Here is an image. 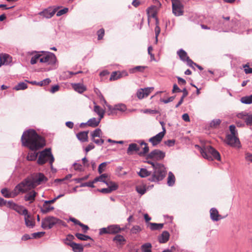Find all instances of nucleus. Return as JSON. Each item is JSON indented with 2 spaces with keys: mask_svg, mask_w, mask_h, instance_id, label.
<instances>
[{
  "mask_svg": "<svg viewBox=\"0 0 252 252\" xmlns=\"http://www.w3.org/2000/svg\"><path fill=\"white\" fill-rule=\"evenodd\" d=\"M102 134V131L100 128H96L91 133L92 138H95L96 137H100Z\"/></svg>",
  "mask_w": 252,
  "mask_h": 252,
  "instance_id": "obj_47",
  "label": "nucleus"
},
{
  "mask_svg": "<svg viewBox=\"0 0 252 252\" xmlns=\"http://www.w3.org/2000/svg\"><path fill=\"white\" fill-rule=\"evenodd\" d=\"M165 133L166 130L165 128H164V131H162V132L157 134L156 135L150 138L149 141L152 144L153 146H155L161 141Z\"/></svg>",
  "mask_w": 252,
  "mask_h": 252,
  "instance_id": "obj_11",
  "label": "nucleus"
},
{
  "mask_svg": "<svg viewBox=\"0 0 252 252\" xmlns=\"http://www.w3.org/2000/svg\"><path fill=\"white\" fill-rule=\"evenodd\" d=\"M169 233L167 231H163L161 235L159 237L158 240L160 243H165L167 242L169 238Z\"/></svg>",
  "mask_w": 252,
  "mask_h": 252,
  "instance_id": "obj_30",
  "label": "nucleus"
},
{
  "mask_svg": "<svg viewBox=\"0 0 252 252\" xmlns=\"http://www.w3.org/2000/svg\"><path fill=\"white\" fill-rule=\"evenodd\" d=\"M125 228H121L119 225L114 224L108 226V231L110 234H115L124 231Z\"/></svg>",
  "mask_w": 252,
  "mask_h": 252,
  "instance_id": "obj_19",
  "label": "nucleus"
},
{
  "mask_svg": "<svg viewBox=\"0 0 252 252\" xmlns=\"http://www.w3.org/2000/svg\"><path fill=\"white\" fill-rule=\"evenodd\" d=\"M136 191L141 195L144 194L146 192V188L145 186H137L136 187Z\"/></svg>",
  "mask_w": 252,
  "mask_h": 252,
  "instance_id": "obj_53",
  "label": "nucleus"
},
{
  "mask_svg": "<svg viewBox=\"0 0 252 252\" xmlns=\"http://www.w3.org/2000/svg\"><path fill=\"white\" fill-rule=\"evenodd\" d=\"M155 32L156 34V42H158V37L160 32V29L158 26V19H156V26L155 29Z\"/></svg>",
  "mask_w": 252,
  "mask_h": 252,
  "instance_id": "obj_48",
  "label": "nucleus"
},
{
  "mask_svg": "<svg viewBox=\"0 0 252 252\" xmlns=\"http://www.w3.org/2000/svg\"><path fill=\"white\" fill-rule=\"evenodd\" d=\"M51 80L49 78L45 79L37 83V85L43 86L48 85L51 82Z\"/></svg>",
  "mask_w": 252,
  "mask_h": 252,
  "instance_id": "obj_56",
  "label": "nucleus"
},
{
  "mask_svg": "<svg viewBox=\"0 0 252 252\" xmlns=\"http://www.w3.org/2000/svg\"><path fill=\"white\" fill-rule=\"evenodd\" d=\"M7 207L15 210L19 214L24 215V216L28 214V211L26 209L18 205L12 201L8 202Z\"/></svg>",
  "mask_w": 252,
  "mask_h": 252,
  "instance_id": "obj_10",
  "label": "nucleus"
},
{
  "mask_svg": "<svg viewBox=\"0 0 252 252\" xmlns=\"http://www.w3.org/2000/svg\"><path fill=\"white\" fill-rule=\"evenodd\" d=\"M57 8L53 9L52 7H48L42 11L39 12L38 14L43 18H50L52 17L57 12Z\"/></svg>",
  "mask_w": 252,
  "mask_h": 252,
  "instance_id": "obj_13",
  "label": "nucleus"
},
{
  "mask_svg": "<svg viewBox=\"0 0 252 252\" xmlns=\"http://www.w3.org/2000/svg\"><path fill=\"white\" fill-rule=\"evenodd\" d=\"M75 236L79 240L82 241H87L88 240H93V239L89 236L85 235L81 233H76Z\"/></svg>",
  "mask_w": 252,
  "mask_h": 252,
  "instance_id": "obj_42",
  "label": "nucleus"
},
{
  "mask_svg": "<svg viewBox=\"0 0 252 252\" xmlns=\"http://www.w3.org/2000/svg\"><path fill=\"white\" fill-rule=\"evenodd\" d=\"M122 76V73L120 71H114L112 73L109 79L110 81H114L121 78Z\"/></svg>",
  "mask_w": 252,
  "mask_h": 252,
  "instance_id": "obj_39",
  "label": "nucleus"
},
{
  "mask_svg": "<svg viewBox=\"0 0 252 252\" xmlns=\"http://www.w3.org/2000/svg\"><path fill=\"white\" fill-rule=\"evenodd\" d=\"M25 221L26 225L28 227H32L34 225V220L28 214L25 216Z\"/></svg>",
  "mask_w": 252,
  "mask_h": 252,
  "instance_id": "obj_33",
  "label": "nucleus"
},
{
  "mask_svg": "<svg viewBox=\"0 0 252 252\" xmlns=\"http://www.w3.org/2000/svg\"><path fill=\"white\" fill-rule=\"evenodd\" d=\"M147 162L153 166L154 171L151 178L149 180L152 182H158L162 180L166 175V171L164 166L158 163H155L151 160H149Z\"/></svg>",
  "mask_w": 252,
  "mask_h": 252,
  "instance_id": "obj_3",
  "label": "nucleus"
},
{
  "mask_svg": "<svg viewBox=\"0 0 252 252\" xmlns=\"http://www.w3.org/2000/svg\"><path fill=\"white\" fill-rule=\"evenodd\" d=\"M140 145H144V147L143 148V151L139 153L138 155L141 157L147 155L146 154L149 151V148L148 146V144L146 143H145L144 141H142L140 143Z\"/></svg>",
  "mask_w": 252,
  "mask_h": 252,
  "instance_id": "obj_38",
  "label": "nucleus"
},
{
  "mask_svg": "<svg viewBox=\"0 0 252 252\" xmlns=\"http://www.w3.org/2000/svg\"><path fill=\"white\" fill-rule=\"evenodd\" d=\"M172 12L176 16L183 15L184 5L180 0H171Z\"/></svg>",
  "mask_w": 252,
  "mask_h": 252,
  "instance_id": "obj_8",
  "label": "nucleus"
},
{
  "mask_svg": "<svg viewBox=\"0 0 252 252\" xmlns=\"http://www.w3.org/2000/svg\"><path fill=\"white\" fill-rule=\"evenodd\" d=\"M12 61L11 57L8 54L0 55V67L3 64H8Z\"/></svg>",
  "mask_w": 252,
  "mask_h": 252,
  "instance_id": "obj_20",
  "label": "nucleus"
},
{
  "mask_svg": "<svg viewBox=\"0 0 252 252\" xmlns=\"http://www.w3.org/2000/svg\"><path fill=\"white\" fill-rule=\"evenodd\" d=\"M68 11V9L67 8H64L63 9L59 10L57 13V16H60L66 13H67Z\"/></svg>",
  "mask_w": 252,
  "mask_h": 252,
  "instance_id": "obj_59",
  "label": "nucleus"
},
{
  "mask_svg": "<svg viewBox=\"0 0 252 252\" xmlns=\"http://www.w3.org/2000/svg\"><path fill=\"white\" fill-rule=\"evenodd\" d=\"M47 180L44 175L41 173H34L28 176L15 187L18 195L20 193H25L30 191L37 186L45 183Z\"/></svg>",
  "mask_w": 252,
  "mask_h": 252,
  "instance_id": "obj_1",
  "label": "nucleus"
},
{
  "mask_svg": "<svg viewBox=\"0 0 252 252\" xmlns=\"http://www.w3.org/2000/svg\"><path fill=\"white\" fill-rule=\"evenodd\" d=\"M185 62H187V63L189 66L191 67L194 68L193 65H196V63H194L189 58Z\"/></svg>",
  "mask_w": 252,
  "mask_h": 252,
  "instance_id": "obj_64",
  "label": "nucleus"
},
{
  "mask_svg": "<svg viewBox=\"0 0 252 252\" xmlns=\"http://www.w3.org/2000/svg\"><path fill=\"white\" fill-rule=\"evenodd\" d=\"M89 131H82L80 132L77 134V137L81 141L84 142L88 141Z\"/></svg>",
  "mask_w": 252,
  "mask_h": 252,
  "instance_id": "obj_28",
  "label": "nucleus"
},
{
  "mask_svg": "<svg viewBox=\"0 0 252 252\" xmlns=\"http://www.w3.org/2000/svg\"><path fill=\"white\" fill-rule=\"evenodd\" d=\"M56 56L53 53L49 52L45 54L41 55L40 62L52 64L56 63Z\"/></svg>",
  "mask_w": 252,
  "mask_h": 252,
  "instance_id": "obj_9",
  "label": "nucleus"
},
{
  "mask_svg": "<svg viewBox=\"0 0 252 252\" xmlns=\"http://www.w3.org/2000/svg\"><path fill=\"white\" fill-rule=\"evenodd\" d=\"M38 153H32L28 154L27 156V159L28 160L33 161L36 159Z\"/></svg>",
  "mask_w": 252,
  "mask_h": 252,
  "instance_id": "obj_54",
  "label": "nucleus"
},
{
  "mask_svg": "<svg viewBox=\"0 0 252 252\" xmlns=\"http://www.w3.org/2000/svg\"><path fill=\"white\" fill-rule=\"evenodd\" d=\"M40 59H41V54H37L33 56L31 60V63L32 64H34L36 63L38 60L40 61Z\"/></svg>",
  "mask_w": 252,
  "mask_h": 252,
  "instance_id": "obj_50",
  "label": "nucleus"
},
{
  "mask_svg": "<svg viewBox=\"0 0 252 252\" xmlns=\"http://www.w3.org/2000/svg\"><path fill=\"white\" fill-rule=\"evenodd\" d=\"M105 33V31L104 29L102 28L100 30H99L97 32V35L98 36V40H101L103 38V37Z\"/></svg>",
  "mask_w": 252,
  "mask_h": 252,
  "instance_id": "obj_57",
  "label": "nucleus"
},
{
  "mask_svg": "<svg viewBox=\"0 0 252 252\" xmlns=\"http://www.w3.org/2000/svg\"><path fill=\"white\" fill-rule=\"evenodd\" d=\"M175 141V140H168L164 142L165 145L168 146V147H172L174 145Z\"/></svg>",
  "mask_w": 252,
  "mask_h": 252,
  "instance_id": "obj_62",
  "label": "nucleus"
},
{
  "mask_svg": "<svg viewBox=\"0 0 252 252\" xmlns=\"http://www.w3.org/2000/svg\"><path fill=\"white\" fill-rule=\"evenodd\" d=\"M71 248L74 252H83L84 247L83 245L76 243H72Z\"/></svg>",
  "mask_w": 252,
  "mask_h": 252,
  "instance_id": "obj_32",
  "label": "nucleus"
},
{
  "mask_svg": "<svg viewBox=\"0 0 252 252\" xmlns=\"http://www.w3.org/2000/svg\"><path fill=\"white\" fill-rule=\"evenodd\" d=\"M107 106L109 109L110 112L108 113V115L112 114L114 113H115L116 110H120L121 111H124L126 109V107L125 105H116L115 107L112 108L110 105L107 104Z\"/></svg>",
  "mask_w": 252,
  "mask_h": 252,
  "instance_id": "obj_21",
  "label": "nucleus"
},
{
  "mask_svg": "<svg viewBox=\"0 0 252 252\" xmlns=\"http://www.w3.org/2000/svg\"><path fill=\"white\" fill-rule=\"evenodd\" d=\"M97 182H102L106 185H110L111 183H113L110 181L109 176L106 173L102 174L99 177L95 178L94 180V182L96 183Z\"/></svg>",
  "mask_w": 252,
  "mask_h": 252,
  "instance_id": "obj_15",
  "label": "nucleus"
},
{
  "mask_svg": "<svg viewBox=\"0 0 252 252\" xmlns=\"http://www.w3.org/2000/svg\"><path fill=\"white\" fill-rule=\"evenodd\" d=\"M225 142L232 147H236L240 144V141L237 136L233 135H227Z\"/></svg>",
  "mask_w": 252,
  "mask_h": 252,
  "instance_id": "obj_12",
  "label": "nucleus"
},
{
  "mask_svg": "<svg viewBox=\"0 0 252 252\" xmlns=\"http://www.w3.org/2000/svg\"><path fill=\"white\" fill-rule=\"evenodd\" d=\"M221 123L220 119L213 120L210 123V126L213 128H217Z\"/></svg>",
  "mask_w": 252,
  "mask_h": 252,
  "instance_id": "obj_49",
  "label": "nucleus"
},
{
  "mask_svg": "<svg viewBox=\"0 0 252 252\" xmlns=\"http://www.w3.org/2000/svg\"><path fill=\"white\" fill-rule=\"evenodd\" d=\"M210 218L214 221H218L223 218L219 214L217 209L213 208L210 211Z\"/></svg>",
  "mask_w": 252,
  "mask_h": 252,
  "instance_id": "obj_18",
  "label": "nucleus"
},
{
  "mask_svg": "<svg viewBox=\"0 0 252 252\" xmlns=\"http://www.w3.org/2000/svg\"><path fill=\"white\" fill-rule=\"evenodd\" d=\"M153 90V88L140 89L138 90L136 95L139 99H141L145 97H147Z\"/></svg>",
  "mask_w": 252,
  "mask_h": 252,
  "instance_id": "obj_14",
  "label": "nucleus"
},
{
  "mask_svg": "<svg viewBox=\"0 0 252 252\" xmlns=\"http://www.w3.org/2000/svg\"><path fill=\"white\" fill-rule=\"evenodd\" d=\"M45 234L44 232H39L32 234L33 238H37L42 237Z\"/></svg>",
  "mask_w": 252,
  "mask_h": 252,
  "instance_id": "obj_61",
  "label": "nucleus"
},
{
  "mask_svg": "<svg viewBox=\"0 0 252 252\" xmlns=\"http://www.w3.org/2000/svg\"><path fill=\"white\" fill-rule=\"evenodd\" d=\"M241 101L245 104L252 103V94L249 96H243L241 98Z\"/></svg>",
  "mask_w": 252,
  "mask_h": 252,
  "instance_id": "obj_43",
  "label": "nucleus"
},
{
  "mask_svg": "<svg viewBox=\"0 0 252 252\" xmlns=\"http://www.w3.org/2000/svg\"><path fill=\"white\" fill-rule=\"evenodd\" d=\"M101 120L100 118L96 120L95 118L90 119L86 123V125L92 127H95L98 126Z\"/></svg>",
  "mask_w": 252,
  "mask_h": 252,
  "instance_id": "obj_27",
  "label": "nucleus"
},
{
  "mask_svg": "<svg viewBox=\"0 0 252 252\" xmlns=\"http://www.w3.org/2000/svg\"><path fill=\"white\" fill-rule=\"evenodd\" d=\"M72 87L76 92L80 94L83 93L87 90L86 87L83 84L81 83L72 84Z\"/></svg>",
  "mask_w": 252,
  "mask_h": 252,
  "instance_id": "obj_24",
  "label": "nucleus"
},
{
  "mask_svg": "<svg viewBox=\"0 0 252 252\" xmlns=\"http://www.w3.org/2000/svg\"><path fill=\"white\" fill-rule=\"evenodd\" d=\"M108 186L107 188H104L99 190V191L104 194L110 193L112 191L116 190L118 186L117 184L113 182L111 183L110 185H106Z\"/></svg>",
  "mask_w": 252,
  "mask_h": 252,
  "instance_id": "obj_16",
  "label": "nucleus"
},
{
  "mask_svg": "<svg viewBox=\"0 0 252 252\" xmlns=\"http://www.w3.org/2000/svg\"><path fill=\"white\" fill-rule=\"evenodd\" d=\"M229 130L231 132L229 135L237 136V131L236 130V127L234 125H231L229 126Z\"/></svg>",
  "mask_w": 252,
  "mask_h": 252,
  "instance_id": "obj_58",
  "label": "nucleus"
},
{
  "mask_svg": "<svg viewBox=\"0 0 252 252\" xmlns=\"http://www.w3.org/2000/svg\"><path fill=\"white\" fill-rule=\"evenodd\" d=\"M138 175L142 178H144L149 176L150 175V172H149L145 168H141L138 173Z\"/></svg>",
  "mask_w": 252,
  "mask_h": 252,
  "instance_id": "obj_45",
  "label": "nucleus"
},
{
  "mask_svg": "<svg viewBox=\"0 0 252 252\" xmlns=\"http://www.w3.org/2000/svg\"><path fill=\"white\" fill-rule=\"evenodd\" d=\"M141 230L142 229L140 226L134 225L131 228L130 232L132 234H137L140 232Z\"/></svg>",
  "mask_w": 252,
  "mask_h": 252,
  "instance_id": "obj_52",
  "label": "nucleus"
},
{
  "mask_svg": "<svg viewBox=\"0 0 252 252\" xmlns=\"http://www.w3.org/2000/svg\"><path fill=\"white\" fill-rule=\"evenodd\" d=\"M113 241L117 244V246H123L125 245L126 240L123 236L119 234L116 235L114 238Z\"/></svg>",
  "mask_w": 252,
  "mask_h": 252,
  "instance_id": "obj_22",
  "label": "nucleus"
},
{
  "mask_svg": "<svg viewBox=\"0 0 252 252\" xmlns=\"http://www.w3.org/2000/svg\"><path fill=\"white\" fill-rule=\"evenodd\" d=\"M140 150L139 146L135 143H132L129 145L127 150V154L129 155H132L134 152H138Z\"/></svg>",
  "mask_w": 252,
  "mask_h": 252,
  "instance_id": "obj_25",
  "label": "nucleus"
},
{
  "mask_svg": "<svg viewBox=\"0 0 252 252\" xmlns=\"http://www.w3.org/2000/svg\"><path fill=\"white\" fill-rule=\"evenodd\" d=\"M147 13L149 17L156 18V20L158 19L157 17V12L156 6L153 5L149 7L147 9Z\"/></svg>",
  "mask_w": 252,
  "mask_h": 252,
  "instance_id": "obj_26",
  "label": "nucleus"
},
{
  "mask_svg": "<svg viewBox=\"0 0 252 252\" xmlns=\"http://www.w3.org/2000/svg\"><path fill=\"white\" fill-rule=\"evenodd\" d=\"M37 195V192L32 190L25 195L24 199L25 201H29L30 203H32L35 200V198Z\"/></svg>",
  "mask_w": 252,
  "mask_h": 252,
  "instance_id": "obj_23",
  "label": "nucleus"
},
{
  "mask_svg": "<svg viewBox=\"0 0 252 252\" xmlns=\"http://www.w3.org/2000/svg\"><path fill=\"white\" fill-rule=\"evenodd\" d=\"M148 226L152 230H160L163 228V224L149 222Z\"/></svg>",
  "mask_w": 252,
  "mask_h": 252,
  "instance_id": "obj_34",
  "label": "nucleus"
},
{
  "mask_svg": "<svg viewBox=\"0 0 252 252\" xmlns=\"http://www.w3.org/2000/svg\"><path fill=\"white\" fill-rule=\"evenodd\" d=\"M175 181V178L174 174L172 172H170L168 174L167 178V184L169 186H172L174 184Z\"/></svg>",
  "mask_w": 252,
  "mask_h": 252,
  "instance_id": "obj_41",
  "label": "nucleus"
},
{
  "mask_svg": "<svg viewBox=\"0 0 252 252\" xmlns=\"http://www.w3.org/2000/svg\"><path fill=\"white\" fill-rule=\"evenodd\" d=\"M200 152L202 156L209 160L214 159L220 161L221 158L220 153L211 146L200 148Z\"/></svg>",
  "mask_w": 252,
  "mask_h": 252,
  "instance_id": "obj_4",
  "label": "nucleus"
},
{
  "mask_svg": "<svg viewBox=\"0 0 252 252\" xmlns=\"http://www.w3.org/2000/svg\"><path fill=\"white\" fill-rule=\"evenodd\" d=\"M238 117L245 120L247 125H252V115H248L239 114Z\"/></svg>",
  "mask_w": 252,
  "mask_h": 252,
  "instance_id": "obj_29",
  "label": "nucleus"
},
{
  "mask_svg": "<svg viewBox=\"0 0 252 252\" xmlns=\"http://www.w3.org/2000/svg\"><path fill=\"white\" fill-rule=\"evenodd\" d=\"M28 88L27 85L24 83V82H21L18 84L17 85L15 86L13 88L14 90L16 91H19L20 90H25Z\"/></svg>",
  "mask_w": 252,
  "mask_h": 252,
  "instance_id": "obj_44",
  "label": "nucleus"
},
{
  "mask_svg": "<svg viewBox=\"0 0 252 252\" xmlns=\"http://www.w3.org/2000/svg\"><path fill=\"white\" fill-rule=\"evenodd\" d=\"M152 245L150 243H147L141 246V249L143 252H152Z\"/></svg>",
  "mask_w": 252,
  "mask_h": 252,
  "instance_id": "obj_46",
  "label": "nucleus"
},
{
  "mask_svg": "<svg viewBox=\"0 0 252 252\" xmlns=\"http://www.w3.org/2000/svg\"><path fill=\"white\" fill-rule=\"evenodd\" d=\"M75 239L74 236L71 234H68L66 236V237L65 239L63 240V243L70 247L71 246L72 243H74V242H73V240Z\"/></svg>",
  "mask_w": 252,
  "mask_h": 252,
  "instance_id": "obj_36",
  "label": "nucleus"
},
{
  "mask_svg": "<svg viewBox=\"0 0 252 252\" xmlns=\"http://www.w3.org/2000/svg\"><path fill=\"white\" fill-rule=\"evenodd\" d=\"M243 68L244 69V72L246 74L252 73V68H250L249 63L243 64Z\"/></svg>",
  "mask_w": 252,
  "mask_h": 252,
  "instance_id": "obj_51",
  "label": "nucleus"
},
{
  "mask_svg": "<svg viewBox=\"0 0 252 252\" xmlns=\"http://www.w3.org/2000/svg\"><path fill=\"white\" fill-rule=\"evenodd\" d=\"M147 67L146 66H136L133 68H131L129 69V72L131 73H134L136 72H143L144 70Z\"/></svg>",
  "mask_w": 252,
  "mask_h": 252,
  "instance_id": "obj_40",
  "label": "nucleus"
},
{
  "mask_svg": "<svg viewBox=\"0 0 252 252\" xmlns=\"http://www.w3.org/2000/svg\"><path fill=\"white\" fill-rule=\"evenodd\" d=\"M1 192L3 196L6 198L14 197L18 195L16 188L12 191H10L7 189L4 188L1 190Z\"/></svg>",
  "mask_w": 252,
  "mask_h": 252,
  "instance_id": "obj_17",
  "label": "nucleus"
},
{
  "mask_svg": "<svg viewBox=\"0 0 252 252\" xmlns=\"http://www.w3.org/2000/svg\"><path fill=\"white\" fill-rule=\"evenodd\" d=\"M94 111L98 115L100 119H101L103 118L105 111L99 106L94 105Z\"/></svg>",
  "mask_w": 252,
  "mask_h": 252,
  "instance_id": "obj_37",
  "label": "nucleus"
},
{
  "mask_svg": "<svg viewBox=\"0 0 252 252\" xmlns=\"http://www.w3.org/2000/svg\"><path fill=\"white\" fill-rule=\"evenodd\" d=\"M54 160V158L51 153V149L46 148L39 152L37 162L39 165H43L48 162L50 165L52 166Z\"/></svg>",
  "mask_w": 252,
  "mask_h": 252,
  "instance_id": "obj_5",
  "label": "nucleus"
},
{
  "mask_svg": "<svg viewBox=\"0 0 252 252\" xmlns=\"http://www.w3.org/2000/svg\"><path fill=\"white\" fill-rule=\"evenodd\" d=\"M142 112L144 113H150V114H157L158 113V111L156 110H152V109H146L142 110Z\"/></svg>",
  "mask_w": 252,
  "mask_h": 252,
  "instance_id": "obj_60",
  "label": "nucleus"
},
{
  "mask_svg": "<svg viewBox=\"0 0 252 252\" xmlns=\"http://www.w3.org/2000/svg\"><path fill=\"white\" fill-rule=\"evenodd\" d=\"M62 220L53 216H48L42 220L41 227L45 229H51L56 224L61 222Z\"/></svg>",
  "mask_w": 252,
  "mask_h": 252,
  "instance_id": "obj_6",
  "label": "nucleus"
},
{
  "mask_svg": "<svg viewBox=\"0 0 252 252\" xmlns=\"http://www.w3.org/2000/svg\"><path fill=\"white\" fill-rule=\"evenodd\" d=\"M177 54L180 59L183 62H185L189 58L187 52L183 49H180L178 51Z\"/></svg>",
  "mask_w": 252,
  "mask_h": 252,
  "instance_id": "obj_35",
  "label": "nucleus"
},
{
  "mask_svg": "<svg viewBox=\"0 0 252 252\" xmlns=\"http://www.w3.org/2000/svg\"><path fill=\"white\" fill-rule=\"evenodd\" d=\"M23 146L29 148L32 151H36L43 148L46 145L44 138L39 135L33 129L25 131L22 137Z\"/></svg>",
  "mask_w": 252,
  "mask_h": 252,
  "instance_id": "obj_2",
  "label": "nucleus"
},
{
  "mask_svg": "<svg viewBox=\"0 0 252 252\" xmlns=\"http://www.w3.org/2000/svg\"><path fill=\"white\" fill-rule=\"evenodd\" d=\"M54 209V207L53 206H51L48 204H46L44 202L42 207H41L40 210L43 214H47L53 211Z\"/></svg>",
  "mask_w": 252,
  "mask_h": 252,
  "instance_id": "obj_31",
  "label": "nucleus"
},
{
  "mask_svg": "<svg viewBox=\"0 0 252 252\" xmlns=\"http://www.w3.org/2000/svg\"><path fill=\"white\" fill-rule=\"evenodd\" d=\"M92 140L97 145H101L104 143V140L102 139H95V138H92Z\"/></svg>",
  "mask_w": 252,
  "mask_h": 252,
  "instance_id": "obj_63",
  "label": "nucleus"
},
{
  "mask_svg": "<svg viewBox=\"0 0 252 252\" xmlns=\"http://www.w3.org/2000/svg\"><path fill=\"white\" fill-rule=\"evenodd\" d=\"M107 165V163L106 162H103L101 163L98 168V172L99 174L102 173L103 171H105L106 167Z\"/></svg>",
  "mask_w": 252,
  "mask_h": 252,
  "instance_id": "obj_55",
  "label": "nucleus"
},
{
  "mask_svg": "<svg viewBox=\"0 0 252 252\" xmlns=\"http://www.w3.org/2000/svg\"><path fill=\"white\" fill-rule=\"evenodd\" d=\"M165 157V153L158 149H155L146 155V159H151L156 161L162 160Z\"/></svg>",
  "mask_w": 252,
  "mask_h": 252,
  "instance_id": "obj_7",
  "label": "nucleus"
}]
</instances>
